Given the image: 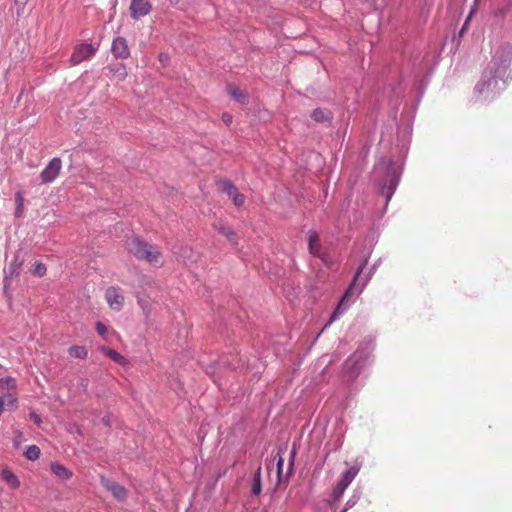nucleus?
Wrapping results in <instances>:
<instances>
[{
	"mask_svg": "<svg viewBox=\"0 0 512 512\" xmlns=\"http://www.w3.org/2000/svg\"><path fill=\"white\" fill-rule=\"evenodd\" d=\"M62 168V160L59 157L52 158L41 171L39 178L45 184L52 183L59 175Z\"/></svg>",
	"mask_w": 512,
	"mask_h": 512,
	"instance_id": "11",
	"label": "nucleus"
},
{
	"mask_svg": "<svg viewBox=\"0 0 512 512\" xmlns=\"http://www.w3.org/2000/svg\"><path fill=\"white\" fill-rule=\"evenodd\" d=\"M23 202H24L23 197L21 196L20 193H17L16 194V208H15V213H14L16 218H21L23 216Z\"/></svg>",
	"mask_w": 512,
	"mask_h": 512,
	"instance_id": "35",
	"label": "nucleus"
},
{
	"mask_svg": "<svg viewBox=\"0 0 512 512\" xmlns=\"http://www.w3.org/2000/svg\"><path fill=\"white\" fill-rule=\"evenodd\" d=\"M363 461L357 458L354 461V464L348 467L346 470H344L338 479V482L342 485L348 486L352 483V481L355 479V477L358 475L361 467H362Z\"/></svg>",
	"mask_w": 512,
	"mask_h": 512,
	"instance_id": "18",
	"label": "nucleus"
},
{
	"mask_svg": "<svg viewBox=\"0 0 512 512\" xmlns=\"http://www.w3.org/2000/svg\"><path fill=\"white\" fill-rule=\"evenodd\" d=\"M512 44L501 43L474 87V97L481 103L492 102L507 86L511 76Z\"/></svg>",
	"mask_w": 512,
	"mask_h": 512,
	"instance_id": "2",
	"label": "nucleus"
},
{
	"mask_svg": "<svg viewBox=\"0 0 512 512\" xmlns=\"http://www.w3.org/2000/svg\"><path fill=\"white\" fill-rule=\"evenodd\" d=\"M98 349L106 357H108L113 362H115L123 367H126L129 364V361L115 349L109 348L107 346H99Z\"/></svg>",
	"mask_w": 512,
	"mask_h": 512,
	"instance_id": "23",
	"label": "nucleus"
},
{
	"mask_svg": "<svg viewBox=\"0 0 512 512\" xmlns=\"http://www.w3.org/2000/svg\"><path fill=\"white\" fill-rule=\"evenodd\" d=\"M310 119L325 128L332 127L334 113L329 108L317 107L310 112Z\"/></svg>",
	"mask_w": 512,
	"mask_h": 512,
	"instance_id": "14",
	"label": "nucleus"
},
{
	"mask_svg": "<svg viewBox=\"0 0 512 512\" xmlns=\"http://www.w3.org/2000/svg\"><path fill=\"white\" fill-rule=\"evenodd\" d=\"M508 7H512V0H508Z\"/></svg>",
	"mask_w": 512,
	"mask_h": 512,
	"instance_id": "53",
	"label": "nucleus"
},
{
	"mask_svg": "<svg viewBox=\"0 0 512 512\" xmlns=\"http://www.w3.org/2000/svg\"><path fill=\"white\" fill-rule=\"evenodd\" d=\"M423 96L417 94L415 101L407 111H403L402 117L406 118L407 124L402 132L397 136V157H380L373 169V185L378 193L384 197L385 203L381 212V217L386 213L389 202L394 196L404 171L406 157L410 147V139L413 130V123L416 112Z\"/></svg>",
	"mask_w": 512,
	"mask_h": 512,
	"instance_id": "1",
	"label": "nucleus"
},
{
	"mask_svg": "<svg viewBox=\"0 0 512 512\" xmlns=\"http://www.w3.org/2000/svg\"><path fill=\"white\" fill-rule=\"evenodd\" d=\"M51 472L60 480L68 481L73 477V472L60 462L54 461L50 464Z\"/></svg>",
	"mask_w": 512,
	"mask_h": 512,
	"instance_id": "22",
	"label": "nucleus"
},
{
	"mask_svg": "<svg viewBox=\"0 0 512 512\" xmlns=\"http://www.w3.org/2000/svg\"><path fill=\"white\" fill-rule=\"evenodd\" d=\"M286 450H287L286 444L279 445L276 450V455H275L276 477H277V482L279 484H282V481H283V470H284V463H285L284 454H285Z\"/></svg>",
	"mask_w": 512,
	"mask_h": 512,
	"instance_id": "20",
	"label": "nucleus"
},
{
	"mask_svg": "<svg viewBox=\"0 0 512 512\" xmlns=\"http://www.w3.org/2000/svg\"><path fill=\"white\" fill-rule=\"evenodd\" d=\"M215 186L219 193L228 197L236 208H241L246 201V196L241 193L235 183L226 177H217Z\"/></svg>",
	"mask_w": 512,
	"mask_h": 512,
	"instance_id": "8",
	"label": "nucleus"
},
{
	"mask_svg": "<svg viewBox=\"0 0 512 512\" xmlns=\"http://www.w3.org/2000/svg\"><path fill=\"white\" fill-rule=\"evenodd\" d=\"M239 361H240L241 363H239V364H238L237 368H238V367H241V366H243V365H244V361H242V358H239ZM233 369H236V367H233Z\"/></svg>",
	"mask_w": 512,
	"mask_h": 512,
	"instance_id": "50",
	"label": "nucleus"
},
{
	"mask_svg": "<svg viewBox=\"0 0 512 512\" xmlns=\"http://www.w3.org/2000/svg\"><path fill=\"white\" fill-rule=\"evenodd\" d=\"M342 444H343V440L341 438H338L337 441H336L334 450L336 451V450L340 449Z\"/></svg>",
	"mask_w": 512,
	"mask_h": 512,
	"instance_id": "47",
	"label": "nucleus"
},
{
	"mask_svg": "<svg viewBox=\"0 0 512 512\" xmlns=\"http://www.w3.org/2000/svg\"><path fill=\"white\" fill-rule=\"evenodd\" d=\"M1 477L10 488L18 489L20 487L21 483L18 476L10 468H3Z\"/></svg>",
	"mask_w": 512,
	"mask_h": 512,
	"instance_id": "24",
	"label": "nucleus"
},
{
	"mask_svg": "<svg viewBox=\"0 0 512 512\" xmlns=\"http://www.w3.org/2000/svg\"><path fill=\"white\" fill-rule=\"evenodd\" d=\"M40 455V448L35 444L27 445L23 450V456L25 457V459L29 461L38 460L40 458Z\"/></svg>",
	"mask_w": 512,
	"mask_h": 512,
	"instance_id": "31",
	"label": "nucleus"
},
{
	"mask_svg": "<svg viewBox=\"0 0 512 512\" xmlns=\"http://www.w3.org/2000/svg\"><path fill=\"white\" fill-rule=\"evenodd\" d=\"M111 53L116 59L125 60L130 57V50L126 38L117 36L113 39Z\"/></svg>",
	"mask_w": 512,
	"mask_h": 512,
	"instance_id": "16",
	"label": "nucleus"
},
{
	"mask_svg": "<svg viewBox=\"0 0 512 512\" xmlns=\"http://www.w3.org/2000/svg\"><path fill=\"white\" fill-rule=\"evenodd\" d=\"M0 389L11 393L10 391L17 390V381L14 377L7 375L0 378Z\"/></svg>",
	"mask_w": 512,
	"mask_h": 512,
	"instance_id": "30",
	"label": "nucleus"
},
{
	"mask_svg": "<svg viewBox=\"0 0 512 512\" xmlns=\"http://www.w3.org/2000/svg\"><path fill=\"white\" fill-rule=\"evenodd\" d=\"M22 96H23V93L21 92V93L19 94V96L17 97V102H19V101L21 100Z\"/></svg>",
	"mask_w": 512,
	"mask_h": 512,
	"instance_id": "51",
	"label": "nucleus"
},
{
	"mask_svg": "<svg viewBox=\"0 0 512 512\" xmlns=\"http://www.w3.org/2000/svg\"><path fill=\"white\" fill-rule=\"evenodd\" d=\"M129 11L130 17L138 21L151 13L152 3L150 0H131Z\"/></svg>",
	"mask_w": 512,
	"mask_h": 512,
	"instance_id": "12",
	"label": "nucleus"
},
{
	"mask_svg": "<svg viewBox=\"0 0 512 512\" xmlns=\"http://www.w3.org/2000/svg\"><path fill=\"white\" fill-rule=\"evenodd\" d=\"M306 242L308 253L319 259L328 269H332L335 264L333 256L328 249L323 247L320 234L314 229L308 230Z\"/></svg>",
	"mask_w": 512,
	"mask_h": 512,
	"instance_id": "7",
	"label": "nucleus"
},
{
	"mask_svg": "<svg viewBox=\"0 0 512 512\" xmlns=\"http://www.w3.org/2000/svg\"><path fill=\"white\" fill-rule=\"evenodd\" d=\"M28 251L23 247L17 249L7 267L3 269V296L9 308L13 305L12 280L18 279L26 261Z\"/></svg>",
	"mask_w": 512,
	"mask_h": 512,
	"instance_id": "5",
	"label": "nucleus"
},
{
	"mask_svg": "<svg viewBox=\"0 0 512 512\" xmlns=\"http://www.w3.org/2000/svg\"><path fill=\"white\" fill-rule=\"evenodd\" d=\"M100 483L107 491L112 494L113 498L118 502H125L127 500L128 490L119 482L115 481L114 479L101 476Z\"/></svg>",
	"mask_w": 512,
	"mask_h": 512,
	"instance_id": "10",
	"label": "nucleus"
},
{
	"mask_svg": "<svg viewBox=\"0 0 512 512\" xmlns=\"http://www.w3.org/2000/svg\"><path fill=\"white\" fill-rule=\"evenodd\" d=\"M1 397L5 398V410L13 412L18 408V397L16 393H5Z\"/></svg>",
	"mask_w": 512,
	"mask_h": 512,
	"instance_id": "33",
	"label": "nucleus"
},
{
	"mask_svg": "<svg viewBox=\"0 0 512 512\" xmlns=\"http://www.w3.org/2000/svg\"><path fill=\"white\" fill-rule=\"evenodd\" d=\"M67 353L71 358L84 360L88 357V350L82 345H71L67 349Z\"/></svg>",
	"mask_w": 512,
	"mask_h": 512,
	"instance_id": "27",
	"label": "nucleus"
},
{
	"mask_svg": "<svg viewBox=\"0 0 512 512\" xmlns=\"http://www.w3.org/2000/svg\"><path fill=\"white\" fill-rule=\"evenodd\" d=\"M95 330L103 339H105V340L107 339L108 329H107V326L103 322L97 321L95 323Z\"/></svg>",
	"mask_w": 512,
	"mask_h": 512,
	"instance_id": "36",
	"label": "nucleus"
},
{
	"mask_svg": "<svg viewBox=\"0 0 512 512\" xmlns=\"http://www.w3.org/2000/svg\"><path fill=\"white\" fill-rule=\"evenodd\" d=\"M467 27L466 25H463L461 26V28L459 29V31L457 32V34H454L453 35V38H452V46L455 48V49H458L460 44H461V39L462 37L464 36V34L466 33L467 31Z\"/></svg>",
	"mask_w": 512,
	"mask_h": 512,
	"instance_id": "34",
	"label": "nucleus"
},
{
	"mask_svg": "<svg viewBox=\"0 0 512 512\" xmlns=\"http://www.w3.org/2000/svg\"><path fill=\"white\" fill-rule=\"evenodd\" d=\"M371 254H372V249H369L366 253H364L362 255L361 260H360L357 268L354 271V274H353L354 277H356L358 279L362 278V276L364 275V271L367 268V265L369 263Z\"/></svg>",
	"mask_w": 512,
	"mask_h": 512,
	"instance_id": "28",
	"label": "nucleus"
},
{
	"mask_svg": "<svg viewBox=\"0 0 512 512\" xmlns=\"http://www.w3.org/2000/svg\"><path fill=\"white\" fill-rule=\"evenodd\" d=\"M297 453H298V446L296 443H293L290 453H289V458H288V463H290V466H295Z\"/></svg>",
	"mask_w": 512,
	"mask_h": 512,
	"instance_id": "37",
	"label": "nucleus"
},
{
	"mask_svg": "<svg viewBox=\"0 0 512 512\" xmlns=\"http://www.w3.org/2000/svg\"><path fill=\"white\" fill-rule=\"evenodd\" d=\"M221 120L226 126H230L233 122V116L229 112H223L221 114Z\"/></svg>",
	"mask_w": 512,
	"mask_h": 512,
	"instance_id": "41",
	"label": "nucleus"
},
{
	"mask_svg": "<svg viewBox=\"0 0 512 512\" xmlns=\"http://www.w3.org/2000/svg\"><path fill=\"white\" fill-rule=\"evenodd\" d=\"M100 47V41H88L83 40L82 42L75 45L74 50L69 58L71 66H77L84 61L91 60Z\"/></svg>",
	"mask_w": 512,
	"mask_h": 512,
	"instance_id": "9",
	"label": "nucleus"
},
{
	"mask_svg": "<svg viewBox=\"0 0 512 512\" xmlns=\"http://www.w3.org/2000/svg\"><path fill=\"white\" fill-rule=\"evenodd\" d=\"M362 496V489L361 488H355L351 494V496L346 501L344 507L339 512H347L351 508H353L357 502L360 500Z\"/></svg>",
	"mask_w": 512,
	"mask_h": 512,
	"instance_id": "29",
	"label": "nucleus"
},
{
	"mask_svg": "<svg viewBox=\"0 0 512 512\" xmlns=\"http://www.w3.org/2000/svg\"><path fill=\"white\" fill-rule=\"evenodd\" d=\"M172 7H176L181 0H168Z\"/></svg>",
	"mask_w": 512,
	"mask_h": 512,
	"instance_id": "48",
	"label": "nucleus"
},
{
	"mask_svg": "<svg viewBox=\"0 0 512 512\" xmlns=\"http://www.w3.org/2000/svg\"><path fill=\"white\" fill-rule=\"evenodd\" d=\"M225 91L231 100L239 105L246 106L250 103L249 94L241 90L236 84H226Z\"/></svg>",
	"mask_w": 512,
	"mask_h": 512,
	"instance_id": "17",
	"label": "nucleus"
},
{
	"mask_svg": "<svg viewBox=\"0 0 512 512\" xmlns=\"http://www.w3.org/2000/svg\"><path fill=\"white\" fill-rule=\"evenodd\" d=\"M105 69L112 78L119 82L124 81L128 75L126 65L122 62L110 64Z\"/></svg>",
	"mask_w": 512,
	"mask_h": 512,
	"instance_id": "21",
	"label": "nucleus"
},
{
	"mask_svg": "<svg viewBox=\"0 0 512 512\" xmlns=\"http://www.w3.org/2000/svg\"><path fill=\"white\" fill-rule=\"evenodd\" d=\"M429 83V76L426 75L423 79H420L419 82H418V92L417 94H420L422 96H424V93H425V90H426V87Z\"/></svg>",
	"mask_w": 512,
	"mask_h": 512,
	"instance_id": "38",
	"label": "nucleus"
},
{
	"mask_svg": "<svg viewBox=\"0 0 512 512\" xmlns=\"http://www.w3.org/2000/svg\"><path fill=\"white\" fill-rule=\"evenodd\" d=\"M211 226L220 235L225 237L233 248H237L239 246L240 238L231 226L227 225L222 220L214 221Z\"/></svg>",
	"mask_w": 512,
	"mask_h": 512,
	"instance_id": "13",
	"label": "nucleus"
},
{
	"mask_svg": "<svg viewBox=\"0 0 512 512\" xmlns=\"http://www.w3.org/2000/svg\"><path fill=\"white\" fill-rule=\"evenodd\" d=\"M79 386L81 388H83L84 390H86L87 387H88V380L87 379H81L80 382H79Z\"/></svg>",
	"mask_w": 512,
	"mask_h": 512,
	"instance_id": "46",
	"label": "nucleus"
},
{
	"mask_svg": "<svg viewBox=\"0 0 512 512\" xmlns=\"http://www.w3.org/2000/svg\"><path fill=\"white\" fill-rule=\"evenodd\" d=\"M362 280L352 276L343 293L339 297L337 304L329 315L323 329L337 321L347 310L355 303L356 299L363 293L365 288H361Z\"/></svg>",
	"mask_w": 512,
	"mask_h": 512,
	"instance_id": "4",
	"label": "nucleus"
},
{
	"mask_svg": "<svg viewBox=\"0 0 512 512\" xmlns=\"http://www.w3.org/2000/svg\"><path fill=\"white\" fill-rule=\"evenodd\" d=\"M346 489H347L346 486L342 485L341 483H339L337 481L335 486L332 489V492H331L328 500H327L328 505L333 506L334 504L339 502L340 499L343 497Z\"/></svg>",
	"mask_w": 512,
	"mask_h": 512,
	"instance_id": "25",
	"label": "nucleus"
},
{
	"mask_svg": "<svg viewBox=\"0 0 512 512\" xmlns=\"http://www.w3.org/2000/svg\"><path fill=\"white\" fill-rule=\"evenodd\" d=\"M28 416L36 425L39 426L42 424V417L35 411H31Z\"/></svg>",
	"mask_w": 512,
	"mask_h": 512,
	"instance_id": "42",
	"label": "nucleus"
},
{
	"mask_svg": "<svg viewBox=\"0 0 512 512\" xmlns=\"http://www.w3.org/2000/svg\"><path fill=\"white\" fill-rule=\"evenodd\" d=\"M23 437V433L20 430H17L16 437L13 439V447L19 448L21 444V438Z\"/></svg>",
	"mask_w": 512,
	"mask_h": 512,
	"instance_id": "43",
	"label": "nucleus"
},
{
	"mask_svg": "<svg viewBox=\"0 0 512 512\" xmlns=\"http://www.w3.org/2000/svg\"><path fill=\"white\" fill-rule=\"evenodd\" d=\"M474 9H475V8H474V6H473V7L471 8V10H470V12H469V14L467 15V17H466V19H465V20L470 21V19H471V17H472V13H473Z\"/></svg>",
	"mask_w": 512,
	"mask_h": 512,
	"instance_id": "49",
	"label": "nucleus"
},
{
	"mask_svg": "<svg viewBox=\"0 0 512 512\" xmlns=\"http://www.w3.org/2000/svg\"><path fill=\"white\" fill-rule=\"evenodd\" d=\"M263 491L262 467L259 465L253 472L250 482V494L252 497H259Z\"/></svg>",
	"mask_w": 512,
	"mask_h": 512,
	"instance_id": "19",
	"label": "nucleus"
},
{
	"mask_svg": "<svg viewBox=\"0 0 512 512\" xmlns=\"http://www.w3.org/2000/svg\"><path fill=\"white\" fill-rule=\"evenodd\" d=\"M382 262H383V259L380 257L368 268L367 272L364 273V275L361 278V280H362L361 288L367 287L370 280L372 279V277L374 276V274L376 273L378 268L381 266Z\"/></svg>",
	"mask_w": 512,
	"mask_h": 512,
	"instance_id": "26",
	"label": "nucleus"
},
{
	"mask_svg": "<svg viewBox=\"0 0 512 512\" xmlns=\"http://www.w3.org/2000/svg\"><path fill=\"white\" fill-rule=\"evenodd\" d=\"M158 60L163 67H167L170 64V56L168 53H160L158 56Z\"/></svg>",
	"mask_w": 512,
	"mask_h": 512,
	"instance_id": "40",
	"label": "nucleus"
},
{
	"mask_svg": "<svg viewBox=\"0 0 512 512\" xmlns=\"http://www.w3.org/2000/svg\"><path fill=\"white\" fill-rule=\"evenodd\" d=\"M469 22H470V21H468V20H464L463 25H466V27L468 28V26H469Z\"/></svg>",
	"mask_w": 512,
	"mask_h": 512,
	"instance_id": "52",
	"label": "nucleus"
},
{
	"mask_svg": "<svg viewBox=\"0 0 512 512\" xmlns=\"http://www.w3.org/2000/svg\"><path fill=\"white\" fill-rule=\"evenodd\" d=\"M508 7H512V0H508Z\"/></svg>",
	"mask_w": 512,
	"mask_h": 512,
	"instance_id": "54",
	"label": "nucleus"
},
{
	"mask_svg": "<svg viewBox=\"0 0 512 512\" xmlns=\"http://www.w3.org/2000/svg\"><path fill=\"white\" fill-rule=\"evenodd\" d=\"M101 423L107 427V428H111L112 427V419H111V415L110 414H106L104 415L102 418H101Z\"/></svg>",
	"mask_w": 512,
	"mask_h": 512,
	"instance_id": "44",
	"label": "nucleus"
},
{
	"mask_svg": "<svg viewBox=\"0 0 512 512\" xmlns=\"http://www.w3.org/2000/svg\"><path fill=\"white\" fill-rule=\"evenodd\" d=\"M376 342L372 336H366L357 349L343 362L340 380L350 395L357 394L365 385V377H361L370 364Z\"/></svg>",
	"mask_w": 512,
	"mask_h": 512,
	"instance_id": "3",
	"label": "nucleus"
},
{
	"mask_svg": "<svg viewBox=\"0 0 512 512\" xmlns=\"http://www.w3.org/2000/svg\"><path fill=\"white\" fill-rule=\"evenodd\" d=\"M293 474H294V466H290V463H288V466H287V472H286V477H285V479L283 478L282 483L287 484V483H288L289 478H290Z\"/></svg>",
	"mask_w": 512,
	"mask_h": 512,
	"instance_id": "45",
	"label": "nucleus"
},
{
	"mask_svg": "<svg viewBox=\"0 0 512 512\" xmlns=\"http://www.w3.org/2000/svg\"><path fill=\"white\" fill-rule=\"evenodd\" d=\"M29 272L33 277L42 278L47 273V266L42 261L37 260L31 265Z\"/></svg>",
	"mask_w": 512,
	"mask_h": 512,
	"instance_id": "32",
	"label": "nucleus"
},
{
	"mask_svg": "<svg viewBox=\"0 0 512 512\" xmlns=\"http://www.w3.org/2000/svg\"><path fill=\"white\" fill-rule=\"evenodd\" d=\"M127 250L136 259L145 261L149 264H155L161 257V252L154 244L149 243L144 238L134 235L127 241Z\"/></svg>",
	"mask_w": 512,
	"mask_h": 512,
	"instance_id": "6",
	"label": "nucleus"
},
{
	"mask_svg": "<svg viewBox=\"0 0 512 512\" xmlns=\"http://www.w3.org/2000/svg\"><path fill=\"white\" fill-rule=\"evenodd\" d=\"M28 1L29 0H14L18 17H20L24 13V9Z\"/></svg>",
	"mask_w": 512,
	"mask_h": 512,
	"instance_id": "39",
	"label": "nucleus"
},
{
	"mask_svg": "<svg viewBox=\"0 0 512 512\" xmlns=\"http://www.w3.org/2000/svg\"><path fill=\"white\" fill-rule=\"evenodd\" d=\"M105 299L114 311H120L124 306V296L120 293L119 288L110 286L105 291Z\"/></svg>",
	"mask_w": 512,
	"mask_h": 512,
	"instance_id": "15",
	"label": "nucleus"
}]
</instances>
